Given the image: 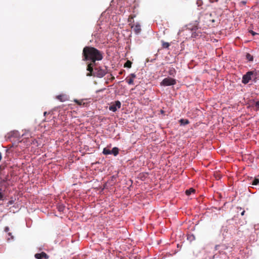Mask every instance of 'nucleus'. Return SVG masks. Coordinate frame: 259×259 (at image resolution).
Segmentation results:
<instances>
[{
  "instance_id": "1",
  "label": "nucleus",
  "mask_w": 259,
  "mask_h": 259,
  "mask_svg": "<svg viewBox=\"0 0 259 259\" xmlns=\"http://www.w3.org/2000/svg\"><path fill=\"white\" fill-rule=\"evenodd\" d=\"M82 60L87 62L88 65H93L97 61H101L104 56V53L97 49L86 46L82 50Z\"/></svg>"
},
{
  "instance_id": "2",
  "label": "nucleus",
  "mask_w": 259,
  "mask_h": 259,
  "mask_svg": "<svg viewBox=\"0 0 259 259\" xmlns=\"http://www.w3.org/2000/svg\"><path fill=\"white\" fill-rule=\"evenodd\" d=\"M106 66H88L87 70L91 75L102 77L106 73Z\"/></svg>"
},
{
  "instance_id": "3",
  "label": "nucleus",
  "mask_w": 259,
  "mask_h": 259,
  "mask_svg": "<svg viewBox=\"0 0 259 259\" xmlns=\"http://www.w3.org/2000/svg\"><path fill=\"white\" fill-rule=\"evenodd\" d=\"M229 249V246L226 244L216 245L214 249L217 252L214 253L213 258L219 257L221 255H226L227 254L226 251Z\"/></svg>"
},
{
  "instance_id": "4",
  "label": "nucleus",
  "mask_w": 259,
  "mask_h": 259,
  "mask_svg": "<svg viewBox=\"0 0 259 259\" xmlns=\"http://www.w3.org/2000/svg\"><path fill=\"white\" fill-rule=\"evenodd\" d=\"M176 83V80L175 79L166 77L163 79L160 84L163 86H169L175 85Z\"/></svg>"
},
{
  "instance_id": "5",
  "label": "nucleus",
  "mask_w": 259,
  "mask_h": 259,
  "mask_svg": "<svg viewBox=\"0 0 259 259\" xmlns=\"http://www.w3.org/2000/svg\"><path fill=\"white\" fill-rule=\"evenodd\" d=\"M121 107V102L119 101H116L115 102L112 103V104L109 106V109L114 112H116L117 109H119Z\"/></svg>"
},
{
  "instance_id": "6",
  "label": "nucleus",
  "mask_w": 259,
  "mask_h": 259,
  "mask_svg": "<svg viewBox=\"0 0 259 259\" xmlns=\"http://www.w3.org/2000/svg\"><path fill=\"white\" fill-rule=\"evenodd\" d=\"M251 73L249 71L247 72L243 76L242 82L244 84L248 83L250 80H252L251 75Z\"/></svg>"
},
{
  "instance_id": "7",
  "label": "nucleus",
  "mask_w": 259,
  "mask_h": 259,
  "mask_svg": "<svg viewBox=\"0 0 259 259\" xmlns=\"http://www.w3.org/2000/svg\"><path fill=\"white\" fill-rule=\"evenodd\" d=\"M249 72L251 73V75H250L251 76L252 81H253L254 82H256L257 80L259 79V71L254 70Z\"/></svg>"
},
{
  "instance_id": "8",
  "label": "nucleus",
  "mask_w": 259,
  "mask_h": 259,
  "mask_svg": "<svg viewBox=\"0 0 259 259\" xmlns=\"http://www.w3.org/2000/svg\"><path fill=\"white\" fill-rule=\"evenodd\" d=\"M131 28H133V30L136 34H139L141 32V26L139 23H137L135 25H132Z\"/></svg>"
},
{
  "instance_id": "9",
  "label": "nucleus",
  "mask_w": 259,
  "mask_h": 259,
  "mask_svg": "<svg viewBox=\"0 0 259 259\" xmlns=\"http://www.w3.org/2000/svg\"><path fill=\"white\" fill-rule=\"evenodd\" d=\"M34 256L37 259H47L48 258V256L44 252H42L40 253H36Z\"/></svg>"
},
{
  "instance_id": "10",
  "label": "nucleus",
  "mask_w": 259,
  "mask_h": 259,
  "mask_svg": "<svg viewBox=\"0 0 259 259\" xmlns=\"http://www.w3.org/2000/svg\"><path fill=\"white\" fill-rule=\"evenodd\" d=\"M177 72V71L176 69L174 67H169L168 70L167 71L168 74L172 77L176 76Z\"/></svg>"
},
{
  "instance_id": "11",
  "label": "nucleus",
  "mask_w": 259,
  "mask_h": 259,
  "mask_svg": "<svg viewBox=\"0 0 259 259\" xmlns=\"http://www.w3.org/2000/svg\"><path fill=\"white\" fill-rule=\"evenodd\" d=\"M19 136V133L18 131H12L8 134V136L9 138L11 137H17Z\"/></svg>"
},
{
  "instance_id": "12",
  "label": "nucleus",
  "mask_w": 259,
  "mask_h": 259,
  "mask_svg": "<svg viewBox=\"0 0 259 259\" xmlns=\"http://www.w3.org/2000/svg\"><path fill=\"white\" fill-rule=\"evenodd\" d=\"M111 154H113L114 156H116L119 153L118 148L115 147L112 148L111 150Z\"/></svg>"
},
{
  "instance_id": "13",
  "label": "nucleus",
  "mask_w": 259,
  "mask_h": 259,
  "mask_svg": "<svg viewBox=\"0 0 259 259\" xmlns=\"http://www.w3.org/2000/svg\"><path fill=\"white\" fill-rule=\"evenodd\" d=\"M180 124L181 125H185L189 123V121L188 119H181L179 121Z\"/></svg>"
},
{
  "instance_id": "14",
  "label": "nucleus",
  "mask_w": 259,
  "mask_h": 259,
  "mask_svg": "<svg viewBox=\"0 0 259 259\" xmlns=\"http://www.w3.org/2000/svg\"><path fill=\"white\" fill-rule=\"evenodd\" d=\"M102 153L104 155L111 154V150L107 148H104L103 149Z\"/></svg>"
},
{
  "instance_id": "15",
  "label": "nucleus",
  "mask_w": 259,
  "mask_h": 259,
  "mask_svg": "<svg viewBox=\"0 0 259 259\" xmlns=\"http://www.w3.org/2000/svg\"><path fill=\"white\" fill-rule=\"evenodd\" d=\"M246 59L249 61H252L253 60V57L250 54L247 53L246 55Z\"/></svg>"
},
{
  "instance_id": "16",
  "label": "nucleus",
  "mask_w": 259,
  "mask_h": 259,
  "mask_svg": "<svg viewBox=\"0 0 259 259\" xmlns=\"http://www.w3.org/2000/svg\"><path fill=\"white\" fill-rule=\"evenodd\" d=\"M194 189H193V188H191L189 190H187L186 191V194L187 195H189L190 194H191L192 193H193L194 192Z\"/></svg>"
},
{
  "instance_id": "17",
  "label": "nucleus",
  "mask_w": 259,
  "mask_h": 259,
  "mask_svg": "<svg viewBox=\"0 0 259 259\" xmlns=\"http://www.w3.org/2000/svg\"><path fill=\"white\" fill-rule=\"evenodd\" d=\"M259 184V180L258 179H254L252 182V185H257Z\"/></svg>"
},
{
  "instance_id": "18",
  "label": "nucleus",
  "mask_w": 259,
  "mask_h": 259,
  "mask_svg": "<svg viewBox=\"0 0 259 259\" xmlns=\"http://www.w3.org/2000/svg\"><path fill=\"white\" fill-rule=\"evenodd\" d=\"M128 22L130 23V25H133V23L134 22V19H133L132 17H131L130 15L128 18Z\"/></svg>"
},
{
  "instance_id": "19",
  "label": "nucleus",
  "mask_w": 259,
  "mask_h": 259,
  "mask_svg": "<svg viewBox=\"0 0 259 259\" xmlns=\"http://www.w3.org/2000/svg\"><path fill=\"white\" fill-rule=\"evenodd\" d=\"M162 47L163 48H168L169 46V44L168 42H164V41H162Z\"/></svg>"
},
{
  "instance_id": "20",
  "label": "nucleus",
  "mask_w": 259,
  "mask_h": 259,
  "mask_svg": "<svg viewBox=\"0 0 259 259\" xmlns=\"http://www.w3.org/2000/svg\"><path fill=\"white\" fill-rule=\"evenodd\" d=\"M126 81L128 83V84H134V82H133V78H127L126 79Z\"/></svg>"
},
{
  "instance_id": "21",
  "label": "nucleus",
  "mask_w": 259,
  "mask_h": 259,
  "mask_svg": "<svg viewBox=\"0 0 259 259\" xmlns=\"http://www.w3.org/2000/svg\"><path fill=\"white\" fill-rule=\"evenodd\" d=\"M57 99L60 100L61 101H65L64 96L63 95H59L57 96Z\"/></svg>"
},
{
  "instance_id": "22",
  "label": "nucleus",
  "mask_w": 259,
  "mask_h": 259,
  "mask_svg": "<svg viewBox=\"0 0 259 259\" xmlns=\"http://www.w3.org/2000/svg\"><path fill=\"white\" fill-rule=\"evenodd\" d=\"M4 199V194L3 193V190L1 188H0V200H3Z\"/></svg>"
},
{
  "instance_id": "23",
  "label": "nucleus",
  "mask_w": 259,
  "mask_h": 259,
  "mask_svg": "<svg viewBox=\"0 0 259 259\" xmlns=\"http://www.w3.org/2000/svg\"><path fill=\"white\" fill-rule=\"evenodd\" d=\"M31 144L36 146H38L39 145L38 143V141L35 140V139H34L32 141V143Z\"/></svg>"
},
{
  "instance_id": "24",
  "label": "nucleus",
  "mask_w": 259,
  "mask_h": 259,
  "mask_svg": "<svg viewBox=\"0 0 259 259\" xmlns=\"http://www.w3.org/2000/svg\"><path fill=\"white\" fill-rule=\"evenodd\" d=\"M8 235H9V236L10 237V238L9 237L8 238V240H10V239H11V240H13L14 239V236L12 235L11 233H8Z\"/></svg>"
},
{
  "instance_id": "25",
  "label": "nucleus",
  "mask_w": 259,
  "mask_h": 259,
  "mask_svg": "<svg viewBox=\"0 0 259 259\" xmlns=\"http://www.w3.org/2000/svg\"><path fill=\"white\" fill-rule=\"evenodd\" d=\"M255 106L256 107V108L257 109V110H259V101H256V102L255 103Z\"/></svg>"
},
{
  "instance_id": "26",
  "label": "nucleus",
  "mask_w": 259,
  "mask_h": 259,
  "mask_svg": "<svg viewBox=\"0 0 259 259\" xmlns=\"http://www.w3.org/2000/svg\"><path fill=\"white\" fill-rule=\"evenodd\" d=\"M202 2L200 0H199V1H197V5H198V6H200L202 5Z\"/></svg>"
},
{
  "instance_id": "27",
  "label": "nucleus",
  "mask_w": 259,
  "mask_h": 259,
  "mask_svg": "<svg viewBox=\"0 0 259 259\" xmlns=\"http://www.w3.org/2000/svg\"><path fill=\"white\" fill-rule=\"evenodd\" d=\"M124 65H132V62L129 61V60H127L124 64Z\"/></svg>"
},
{
  "instance_id": "28",
  "label": "nucleus",
  "mask_w": 259,
  "mask_h": 259,
  "mask_svg": "<svg viewBox=\"0 0 259 259\" xmlns=\"http://www.w3.org/2000/svg\"><path fill=\"white\" fill-rule=\"evenodd\" d=\"M130 76L132 77L131 78H133V79H134V78L136 77V75L134 73H131L130 74Z\"/></svg>"
},
{
  "instance_id": "29",
  "label": "nucleus",
  "mask_w": 259,
  "mask_h": 259,
  "mask_svg": "<svg viewBox=\"0 0 259 259\" xmlns=\"http://www.w3.org/2000/svg\"><path fill=\"white\" fill-rule=\"evenodd\" d=\"M75 101L76 103H77V104L81 105L82 101H77V100H75Z\"/></svg>"
},
{
  "instance_id": "30",
  "label": "nucleus",
  "mask_w": 259,
  "mask_h": 259,
  "mask_svg": "<svg viewBox=\"0 0 259 259\" xmlns=\"http://www.w3.org/2000/svg\"><path fill=\"white\" fill-rule=\"evenodd\" d=\"M5 232H7L9 231V228L8 227H6L5 229Z\"/></svg>"
},
{
  "instance_id": "31",
  "label": "nucleus",
  "mask_w": 259,
  "mask_h": 259,
  "mask_svg": "<svg viewBox=\"0 0 259 259\" xmlns=\"http://www.w3.org/2000/svg\"><path fill=\"white\" fill-rule=\"evenodd\" d=\"M250 32L252 34V35H255V34H256V33L254 32V31H250Z\"/></svg>"
},
{
  "instance_id": "32",
  "label": "nucleus",
  "mask_w": 259,
  "mask_h": 259,
  "mask_svg": "<svg viewBox=\"0 0 259 259\" xmlns=\"http://www.w3.org/2000/svg\"><path fill=\"white\" fill-rule=\"evenodd\" d=\"M245 213V210H242V211L241 212V215H243Z\"/></svg>"
},
{
  "instance_id": "33",
  "label": "nucleus",
  "mask_w": 259,
  "mask_h": 259,
  "mask_svg": "<svg viewBox=\"0 0 259 259\" xmlns=\"http://www.w3.org/2000/svg\"><path fill=\"white\" fill-rule=\"evenodd\" d=\"M241 3H242L243 5H245L246 4V1H242V2H241Z\"/></svg>"
},
{
  "instance_id": "34",
  "label": "nucleus",
  "mask_w": 259,
  "mask_h": 259,
  "mask_svg": "<svg viewBox=\"0 0 259 259\" xmlns=\"http://www.w3.org/2000/svg\"><path fill=\"white\" fill-rule=\"evenodd\" d=\"M130 16L131 17H132L133 19L136 17V15H131Z\"/></svg>"
},
{
  "instance_id": "35",
  "label": "nucleus",
  "mask_w": 259,
  "mask_h": 259,
  "mask_svg": "<svg viewBox=\"0 0 259 259\" xmlns=\"http://www.w3.org/2000/svg\"><path fill=\"white\" fill-rule=\"evenodd\" d=\"M48 114V112L47 111L44 112V116H46Z\"/></svg>"
},
{
  "instance_id": "36",
  "label": "nucleus",
  "mask_w": 259,
  "mask_h": 259,
  "mask_svg": "<svg viewBox=\"0 0 259 259\" xmlns=\"http://www.w3.org/2000/svg\"><path fill=\"white\" fill-rule=\"evenodd\" d=\"M132 66L131 65H129V66H124V67H128V68H131Z\"/></svg>"
},
{
  "instance_id": "37",
  "label": "nucleus",
  "mask_w": 259,
  "mask_h": 259,
  "mask_svg": "<svg viewBox=\"0 0 259 259\" xmlns=\"http://www.w3.org/2000/svg\"><path fill=\"white\" fill-rule=\"evenodd\" d=\"M210 21H211L212 22H214V20H213V19L210 20Z\"/></svg>"
},
{
  "instance_id": "38",
  "label": "nucleus",
  "mask_w": 259,
  "mask_h": 259,
  "mask_svg": "<svg viewBox=\"0 0 259 259\" xmlns=\"http://www.w3.org/2000/svg\"><path fill=\"white\" fill-rule=\"evenodd\" d=\"M59 211H61V210H62V208H59Z\"/></svg>"
}]
</instances>
